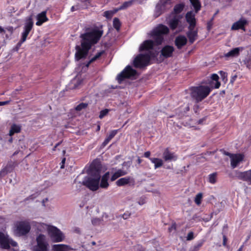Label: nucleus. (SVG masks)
Masks as SVG:
<instances>
[{"label":"nucleus","mask_w":251,"mask_h":251,"mask_svg":"<svg viewBox=\"0 0 251 251\" xmlns=\"http://www.w3.org/2000/svg\"><path fill=\"white\" fill-rule=\"evenodd\" d=\"M102 34L103 31L97 28L93 29L90 31L81 34V37L82 40L81 45H77L75 47V59L79 60L86 58L91 46L99 41Z\"/></svg>","instance_id":"nucleus-1"},{"label":"nucleus","mask_w":251,"mask_h":251,"mask_svg":"<svg viewBox=\"0 0 251 251\" xmlns=\"http://www.w3.org/2000/svg\"><path fill=\"white\" fill-rule=\"evenodd\" d=\"M154 45V42L151 40L145 41L139 47V51L146 50V53H140L134 59V66L136 68H142L149 65L151 54V50Z\"/></svg>","instance_id":"nucleus-2"},{"label":"nucleus","mask_w":251,"mask_h":251,"mask_svg":"<svg viewBox=\"0 0 251 251\" xmlns=\"http://www.w3.org/2000/svg\"><path fill=\"white\" fill-rule=\"evenodd\" d=\"M210 88L208 86L200 85L191 87L188 90L192 99L195 102L198 103L206 98L211 92Z\"/></svg>","instance_id":"nucleus-3"},{"label":"nucleus","mask_w":251,"mask_h":251,"mask_svg":"<svg viewBox=\"0 0 251 251\" xmlns=\"http://www.w3.org/2000/svg\"><path fill=\"white\" fill-rule=\"evenodd\" d=\"M169 28L166 25L159 24L149 34L154 40L156 45H160L164 41V35L168 34Z\"/></svg>","instance_id":"nucleus-4"},{"label":"nucleus","mask_w":251,"mask_h":251,"mask_svg":"<svg viewBox=\"0 0 251 251\" xmlns=\"http://www.w3.org/2000/svg\"><path fill=\"white\" fill-rule=\"evenodd\" d=\"M31 229V224L28 220L17 221L14 224L13 231L18 236H24L28 233Z\"/></svg>","instance_id":"nucleus-5"},{"label":"nucleus","mask_w":251,"mask_h":251,"mask_svg":"<svg viewBox=\"0 0 251 251\" xmlns=\"http://www.w3.org/2000/svg\"><path fill=\"white\" fill-rule=\"evenodd\" d=\"M48 234L53 242H61L64 240L65 236L59 228L51 226Z\"/></svg>","instance_id":"nucleus-6"},{"label":"nucleus","mask_w":251,"mask_h":251,"mask_svg":"<svg viewBox=\"0 0 251 251\" xmlns=\"http://www.w3.org/2000/svg\"><path fill=\"white\" fill-rule=\"evenodd\" d=\"M100 176H93L86 178L83 181L82 184L92 191H96L100 188L99 182Z\"/></svg>","instance_id":"nucleus-7"},{"label":"nucleus","mask_w":251,"mask_h":251,"mask_svg":"<svg viewBox=\"0 0 251 251\" xmlns=\"http://www.w3.org/2000/svg\"><path fill=\"white\" fill-rule=\"evenodd\" d=\"M33 24L32 16L26 18L24 24L23 31L21 34L20 44L23 43L26 40L28 35L33 27Z\"/></svg>","instance_id":"nucleus-8"},{"label":"nucleus","mask_w":251,"mask_h":251,"mask_svg":"<svg viewBox=\"0 0 251 251\" xmlns=\"http://www.w3.org/2000/svg\"><path fill=\"white\" fill-rule=\"evenodd\" d=\"M10 245L12 247H17V243L13 241L9 237L0 232V246L4 249H8L10 248Z\"/></svg>","instance_id":"nucleus-9"},{"label":"nucleus","mask_w":251,"mask_h":251,"mask_svg":"<svg viewBox=\"0 0 251 251\" xmlns=\"http://www.w3.org/2000/svg\"><path fill=\"white\" fill-rule=\"evenodd\" d=\"M136 71L133 69L130 66H128L117 76V79L121 83L126 78H129L134 76L136 75Z\"/></svg>","instance_id":"nucleus-10"},{"label":"nucleus","mask_w":251,"mask_h":251,"mask_svg":"<svg viewBox=\"0 0 251 251\" xmlns=\"http://www.w3.org/2000/svg\"><path fill=\"white\" fill-rule=\"evenodd\" d=\"M167 24L172 30L178 28V30L176 31L177 32L182 31L184 28V26L181 25L179 18L176 16L170 19L168 22Z\"/></svg>","instance_id":"nucleus-11"},{"label":"nucleus","mask_w":251,"mask_h":251,"mask_svg":"<svg viewBox=\"0 0 251 251\" xmlns=\"http://www.w3.org/2000/svg\"><path fill=\"white\" fill-rule=\"evenodd\" d=\"M248 24V20L244 18H241L238 21L234 23L231 26V29L232 30H239L242 29L245 31V26Z\"/></svg>","instance_id":"nucleus-12"},{"label":"nucleus","mask_w":251,"mask_h":251,"mask_svg":"<svg viewBox=\"0 0 251 251\" xmlns=\"http://www.w3.org/2000/svg\"><path fill=\"white\" fill-rule=\"evenodd\" d=\"M238 179L242 180L251 185V169L245 172H238L236 173Z\"/></svg>","instance_id":"nucleus-13"},{"label":"nucleus","mask_w":251,"mask_h":251,"mask_svg":"<svg viewBox=\"0 0 251 251\" xmlns=\"http://www.w3.org/2000/svg\"><path fill=\"white\" fill-rule=\"evenodd\" d=\"M101 166L98 161H94L90 166L91 174L93 176H100Z\"/></svg>","instance_id":"nucleus-14"},{"label":"nucleus","mask_w":251,"mask_h":251,"mask_svg":"<svg viewBox=\"0 0 251 251\" xmlns=\"http://www.w3.org/2000/svg\"><path fill=\"white\" fill-rule=\"evenodd\" d=\"M187 38L184 35H179L175 40V44L178 49H181L187 43Z\"/></svg>","instance_id":"nucleus-15"},{"label":"nucleus","mask_w":251,"mask_h":251,"mask_svg":"<svg viewBox=\"0 0 251 251\" xmlns=\"http://www.w3.org/2000/svg\"><path fill=\"white\" fill-rule=\"evenodd\" d=\"M134 179L131 176L121 178L116 182V185L118 186H124L126 184L134 185Z\"/></svg>","instance_id":"nucleus-16"},{"label":"nucleus","mask_w":251,"mask_h":251,"mask_svg":"<svg viewBox=\"0 0 251 251\" xmlns=\"http://www.w3.org/2000/svg\"><path fill=\"white\" fill-rule=\"evenodd\" d=\"M31 225L35 226V227L40 232H45L46 231L48 232L49 229L51 227V225H47L43 223H38L35 221H33Z\"/></svg>","instance_id":"nucleus-17"},{"label":"nucleus","mask_w":251,"mask_h":251,"mask_svg":"<svg viewBox=\"0 0 251 251\" xmlns=\"http://www.w3.org/2000/svg\"><path fill=\"white\" fill-rule=\"evenodd\" d=\"M174 48L172 46L167 45L164 47L161 50V56L164 58H168L172 56Z\"/></svg>","instance_id":"nucleus-18"},{"label":"nucleus","mask_w":251,"mask_h":251,"mask_svg":"<svg viewBox=\"0 0 251 251\" xmlns=\"http://www.w3.org/2000/svg\"><path fill=\"white\" fill-rule=\"evenodd\" d=\"M187 22L189 24L188 28L195 27L196 25L195 15L192 11L187 12L185 16Z\"/></svg>","instance_id":"nucleus-19"},{"label":"nucleus","mask_w":251,"mask_h":251,"mask_svg":"<svg viewBox=\"0 0 251 251\" xmlns=\"http://www.w3.org/2000/svg\"><path fill=\"white\" fill-rule=\"evenodd\" d=\"M163 157L166 161H175L177 159V156L175 153L170 151L168 149H166L164 151Z\"/></svg>","instance_id":"nucleus-20"},{"label":"nucleus","mask_w":251,"mask_h":251,"mask_svg":"<svg viewBox=\"0 0 251 251\" xmlns=\"http://www.w3.org/2000/svg\"><path fill=\"white\" fill-rule=\"evenodd\" d=\"M244 158V156L241 154H232L231 157V166L232 168H235L238 164L241 162Z\"/></svg>","instance_id":"nucleus-21"},{"label":"nucleus","mask_w":251,"mask_h":251,"mask_svg":"<svg viewBox=\"0 0 251 251\" xmlns=\"http://www.w3.org/2000/svg\"><path fill=\"white\" fill-rule=\"evenodd\" d=\"M109 178V172H106L101 177L100 181L99 182V186L100 188L103 189H107L109 186V183L108 182V179Z\"/></svg>","instance_id":"nucleus-22"},{"label":"nucleus","mask_w":251,"mask_h":251,"mask_svg":"<svg viewBox=\"0 0 251 251\" xmlns=\"http://www.w3.org/2000/svg\"><path fill=\"white\" fill-rule=\"evenodd\" d=\"M114 171L115 172L113 173V174L111 177V180L112 181H113L118 177L125 176L127 174V171L122 169H118L116 170L115 169L112 168V172H113Z\"/></svg>","instance_id":"nucleus-23"},{"label":"nucleus","mask_w":251,"mask_h":251,"mask_svg":"<svg viewBox=\"0 0 251 251\" xmlns=\"http://www.w3.org/2000/svg\"><path fill=\"white\" fill-rule=\"evenodd\" d=\"M46 13V11H43L37 15V21L36 23L37 25L41 26L44 23L48 21Z\"/></svg>","instance_id":"nucleus-24"},{"label":"nucleus","mask_w":251,"mask_h":251,"mask_svg":"<svg viewBox=\"0 0 251 251\" xmlns=\"http://www.w3.org/2000/svg\"><path fill=\"white\" fill-rule=\"evenodd\" d=\"M243 49L244 48L243 47L234 48L226 53L225 54V56L226 57H234L238 56L240 52L242 51Z\"/></svg>","instance_id":"nucleus-25"},{"label":"nucleus","mask_w":251,"mask_h":251,"mask_svg":"<svg viewBox=\"0 0 251 251\" xmlns=\"http://www.w3.org/2000/svg\"><path fill=\"white\" fill-rule=\"evenodd\" d=\"M187 36L189 38V42L192 44L196 40L198 36V32L194 30V27L189 28V31L187 33Z\"/></svg>","instance_id":"nucleus-26"},{"label":"nucleus","mask_w":251,"mask_h":251,"mask_svg":"<svg viewBox=\"0 0 251 251\" xmlns=\"http://www.w3.org/2000/svg\"><path fill=\"white\" fill-rule=\"evenodd\" d=\"M53 251H70L71 247L65 244H55L52 246Z\"/></svg>","instance_id":"nucleus-27"},{"label":"nucleus","mask_w":251,"mask_h":251,"mask_svg":"<svg viewBox=\"0 0 251 251\" xmlns=\"http://www.w3.org/2000/svg\"><path fill=\"white\" fill-rule=\"evenodd\" d=\"M150 160L151 163L154 164V169L161 167L163 164V160L158 158H150Z\"/></svg>","instance_id":"nucleus-28"},{"label":"nucleus","mask_w":251,"mask_h":251,"mask_svg":"<svg viewBox=\"0 0 251 251\" xmlns=\"http://www.w3.org/2000/svg\"><path fill=\"white\" fill-rule=\"evenodd\" d=\"M117 133V130H112L109 135L106 138V139L104 140V142L102 144V147L105 146L109 142V141L115 136V135Z\"/></svg>","instance_id":"nucleus-29"},{"label":"nucleus","mask_w":251,"mask_h":251,"mask_svg":"<svg viewBox=\"0 0 251 251\" xmlns=\"http://www.w3.org/2000/svg\"><path fill=\"white\" fill-rule=\"evenodd\" d=\"M21 127L20 126L13 124L11 126L10 130L9 131V135L12 136L15 133H19L21 131Z\"/></svg>","instance_id":"nucleus-30"},{"label":"nucleus","mask_w":251,"mask_h":251,"mask_svg":"<svg viewBox=\"0 0 251 251\" xmlns=\"http://www.w3.org/2000/svg\"><path fill=\"white\" fill-rule=\"evenodd\" d=\"M173 0H160L159 3L163 6V9H167L172 7Z\"/></svg>","instance_id":"nucleus-31"},{"label":"nucleus","mask_w":251,"mask_h":251,"mask_svg":"<svg viewBox=\"0 0 251 251\" xmlns=\"http://www.w3.org/2000/svg\"><path fill=\"white\" fill-rule=\"evenodd\" d=\"M166 9H163V6L159 3H158L155 9L154 16L155 17L159 16Z\"/></svg>","instance_id":"nucleus-32"},{"label":"nucleus","mask_w":251,"mask_h":251,"mask_svg":"<svg viewBox=\"0 0 251 251\" xmlns=\"http://www.w3.org/2000/svg\"><path fill=\"white\" fill-rule=\"evenodd\" d=\"M191 2V4L194 7L195 10V13H197L201 7V5L199 0H189Z\"/></svg>","instance_id":"nucleus-33"},{"label":"nucleus","mask_w":251,"mask_h":251,"mask_svg":"<svg viewBox=\"0 0 251 251\" xmlns=\"http://www.w3.org/2000/svg\"><path fill=\"white\" fill-rule=\"evenodd\" d=\"M104 53V51H101L100 52H98L94 57L91 58L89 62L86 64V67H88L90 63L96 61L98 59H99Z\"/></svg>","instance_id":"nucleus-34"},{"label":"nucleus","mask_w":251,"mask_h":251,"mask_svg":"<svg viewBox=\"0 0 251 251\" xmlns=\"http://www.w3.org/2000/svg\"><path fill=\"white\" fill-rule=\"evenodd\" d=\"M104 53V51H101L100 52H98L94 57L91 58L89 62L86 64V67H88L90 63L96 61L98 59H99Z\"/></svg>","instance_id":"nucleus-35"},{"label":"nucleus","mask_w":251,"mask_h":251,"mask_svg":"<svg viewBox=\"0 0 251 251\" xmlns=\"http://www.w3.org/2000/svg\"><path fill=\"white\" fill-rule=\"evenodd\" d=\"M104 53V51H101L100 52H98L94 57L91 58L89 62L86 64V67H88L90 63L96 61L98 59H99Z\"/></svg>","instance_id":"nucleus-36"},{"label":"nucleus","mask_w":251,"mask_h":251,"mask_svg":"<svg viewBox=\"0 0 251 251\" xmlns=\"http://www.w3.org/2000/svg\"><path fill=\"white\" fill-rule=\"evenodd\" d=\"M81 81L79 80L78 77H76L73 79L71 82V85H74L73 86L70 87L72 89L76 88L79 85L81 84Z\"/></svg>","instance_id":"nucleus-37"},{"label":"nucleus","mask_w":251,"mask_h":251,"mask_svg":"<svg viewBox=\"0 0 251 251\" xmlns=\"http://www.w3.org/2000/svg\"><path fill=\"white\" fill-rule=\"evenodd\" d=\"M211 78L213 81H215L214 88L216 89L219 88L221 85L220 83L218 81L219 76L217 74H214L212 75Z\"/></svg>","instance_id":"nucleus-38"},{"label":"nucleus","mask_w":251,"mask_h":251,"mask_svg":"<svg viewBox=\"0 0 251 251\" xmlns=\"http://www.w3.org/2000/svg\"><path fill=\"white\" fill-rule=\"evenodd\" d=\"M118 10L115 9L114 10L106 11L104 12L103 16L107 19H111L113 15L116 13Z\"/></svg>","instance_id":"nucleus-39"},{"label":"nucleus","mask_w":251,"mask_h":251,"mask_svg":"<svg viewBox=\"0 0 251 251\" xmlns=\"http://www.w3.org/2000/svg\"><path fill=\"white\" fill-rule=\"evenodd\" d=\"M184 6V5L182 3L176 5L174 7V12L176 14L180 13L183 10Z\"/></svg>","instance_id":"nucleus-40"},{"label":"nucleus","mask_w":251,"mask_h":251,"mask_svg":"<svg viewBox=\"0 0 251 251\" xmlns=\"http://www.w3.org/2000/svg\"><path fill=\"white\" fill-rule=\"evenodd\" d=\"M217 174L216 173H212L209 175V182L211 184H214L216 182Z\"/></svg>","instance_id":"nucleus-41"},{"label":"nucleus","mask_w":251,"mask_h":251,"mask_svg":"<svg viewBox=\"0 0 251 251\" xmlns=\"http://www.w3.org/2000/svg\"><path fill=\"white\" fill-rule=\"evenodd\" d=\"M102 220L100 218H94L91 220L93 225L95 226H99L102 224Z\"/></svg>","instance_id":"nucleus-42"},{"label":"nucleus","mask_w":251,"mask_h":251,"mask_svg":"<svg viewBox=\"0 0 251 251\" xmlns=\"http://www.w3.org/2000/svg\"><path fill=\"white\" fill-rule=\"evenodd\" d=\"M113 26L117 30H119L120 28L121 23L119 20L117 18H115L113 21Z\"/></svg>","instance_id":"nucleus-43"},{"label":"nucleus","mask_w":251,"mask_h":251,"mask_svg":"<svg viewBox=\"0 0 251 251\" xmlns=\"http://www.w3.org/2000/svg\"><path fill=\"white\" fill-rule=\"evenodd\" d=\"M132 3V1H131V0L126 1L117 9L118 10H119L126 9L127 7L131 6Z\"/></svg>","instance_id":"nucleus-44"},{"label":"nucleus","mask_w":251,"mask_h":251,"mask_svg":"<svg viewBox=\"0 0 251 251\" xmlns=\"http://www.w3.org/2000/svg\"><path fill=\"white\" fill-rule=\"evenodd\" d=\"M88 106V104L86 103H81L77 105L75 109L76 111H80L83 109L86 108Z\"/></svg>","instance_id":"nucleus-45"},{"label":"nucleus","mask_w":251,"mask_h":251,"mask_svg":"<svg viewBox=\"0 0 251 251\" xmlns=\"http://www.w3.org/2000/svg\"><path fill=\"white\" fill-rule=\"evenodd\" d=\"M202 197V195L201 193H199L196 195L195 198V202L197 205H199L201 203Z\"/></svg>","instance_id":"nucleus-46"},{"label":"nucleus","mask_w":251,"mask_h":251,"mask_svg":"<svg viewBox=\"0 0 251 251\" xmlns=\"http://www.w3.org/2000/svg\"><path fill=\"white\" fill-rule=\"evenodd\" d=\"M203 242L201 241L196 244L190 251H198L200 248L202 246Z\"/></svg>","instance_id":"nucleus-47"},{"label":"nucleus","mask_w":251,"mask_h":251,"mask_svg":"<svg viewBox=\"0 0 251 251\" xmlns=\"http://www.w3.org/2000/svg\"><path fill=\"white\" fill-rule=\"evenodd\" d=\"M109 112V110L108 109H105L104 110H101L100 112L99 115V118L100 119H102L105 116H106Z\"/></svg>","instance_id":"nucleus-48"},{"label":"nucleus","mask_w":251,"mask_h":251,"mask_svg":"<svg viewBox=\"0 0 251 251\" xmlns=\"http://www.w3.org/2000/svg\"><path fill=\"white\" fill-rule=\"evenodd\" d=\"M244 64L249 69H251V59L249 58L246 59L244 61Z\"/></svg>","instance_id":"nucleus-49"},{"label":"nucleus","mask_w":251,"mask_h":251,"mask_svg":"<svg viewBox=\"0 0 251 251\" xmlns=\"http://www.w3.org/2000/svg\"><path fill=\"white\" fill-rule=\"evenodd\" d=\"M220 75H221V77L222 78L223 81H226L227 80V74L223 71H220Z\"/></svg>","instance_id":"nucleus-50"},{"label":"nucleus","mask_w":251,"mask_h":251,"mask_svg":"<svg viewBox=\"0 0 251 251\" xmlns=\"http://www.w3.org/2000/svg\"><path fill=\"white\" fill-rule=\"evenodd\" d=\"M194 238V233L193 232H189L187 236V240H192Z\"/></svg>","instance_id":"nucleus-51"},{"label":"nucleus","mask_w":251,"mask_h":251,"mask_svg":"<svg viewBox=\"0 0 251 251\" xmlns=\"http://www.w3.org/2000/svg\"><path fill=\"white\" fill-rule=\"evenodd\" d=\"M8 173L7 168H5L0 172V176H3Z\"/></svg>","instance_id":"nucleus-52"},{"label":"nucleus","mask_w":251,"mask_h":251,"mask_svg":"<svg viewBox=\"0 0 251 251\" xmlns=\"http://www.w3.org/2000/svg\"><path fill=\"white\" fill-rule=\"evenodd\" d=\"M237 77V75H232L231 77V78H230V83H233L234 82L236 79Z\"/></svg>","instance_id":"nucleus-53"},{"label":"nucleus","mask_w":251,"mask_h":251,"mask_svg":"<svg viewBox=\"0 0 251 251\" xmlns=\"http://www.w3.org/2000/svg\"><path fill=\"white\" fill-rule=\"evenodd\" d=\"M109 216L106 213H103L102 215L101 219L102 220V221L104 220L107 219L108 218Z\"/></svg>","instance_id":"nucleus-54"},{"label":"nucleus","mask_w":251,"mask_h":251,"mask_svg":"<svg viewBox=\"0 0 251 251\" xmlns=\"http://www.w3.org/2000/svg\"><path fill=\"white\" fill-rule=\"evenodd\" d=\"M221 151L223 153H224V154L227 155V156H228L230 157V158H231V156L233 154H231L229 152H226V151H225L223 150H221Z\"/></svg>","instance_id":"nucleus-55"},{"label":"nucleus","mask_w":251,"mask_h":251,"mask_svg":"<svg viewBox=\"0 0 251 251\" xmlns=\"http://www.w3.org/2000/svg\"><path fill=\"white\" fill-rule=\"evenodd\" d=\"M151 155V152L149 151H146L144 153V156L146 158H149L150 159V156Z\"/></svg>","instance_id":"nucleus-56"},{"label":"nucleus","mask_w":251,"mask_h":251,"mask_svg":"<svg viewBox=\"0 0 251 251\" xmlns=\"http://www.w3.org/2000/svg\"><path fill=\"white\" fill-rule=\"evenodd\" d=\"M65 161H66V158H64L62 160V161H61V166H60V168L61 169H63L64 168V164L65 163Z\"/></svg>","instance_id":"nucleus-57"},{"label":"nucleus","mask_w":251,"mask_h":251,"mask_svg":"<svg viewBox=\"0 0 251 251\" xmlns=\"http://www.w3.org/2000/svg\"><path fill=\"white\" fill-rule=\"evenodd\" d=\"M9 102V101H0V106L4 105L6 104H8Z\"/></svg>","instance_id":"nucleus-58"},{"label":"nucleus","mask_w":251,"mask_h":251,"mask_svg":"<svg viewBox=\"0 0 251 251\" xmlns=\"http://www.w3.org/2000/svg\"><path fill=\"white\" fill-rule=\"evenodd\" d=\"M176 229V225L175 224H173L172 225V226L169 228V230L171 232L172 231V230L173 229Z\"/></svg>","instance_id":"nucleus-59"},{"label":"nucleus","mask_w":251,"mask_h":251,"mask_svg":"<svg viewBox=\"0 0 251 251\" xmlns=\"http://www.w3.org/2000/svg\"><path fill=\"white\" fill-rule=\"evenodd\" d=\"M226 238L225 235H224L223 236V244L224 246H226Z\"/></svg>","instance_id":"nucleus-60"},{"label":"nucleus","mask_w":251,"mask_h":251,"mask_svg":"<svg viewBox=\"0 0 251 251\" xmlns=\"http://www.w3.org/2000/svg\"><path fill=\"white\" fill-rule=\"evenodd\" d=\"M78 8L77 7H75V6H73L72 7H71V11L73 12V11H75V10H77Z\"/></svg>","instance_id":"nucleus-61"},{"label":"nucleus","mask_w":251,"mask_h":251,"mask_svg":"<svg viewBox=\"0 0 251 251\" xmlns=\"http://www.w3.org/2000/svg\"><path fill=\"white\" fill-rule=\"evenodd\" d=\"M145 201L144 200H140L139 201H138V203L140 204V205H143L144 203H145Z\"/></svg>","instance_id":"nucleus-62"},{"label":"nucleus","mask_w":251,"mask_h":251,"mask_svg":"<svg viewBox=\"0 0 251 251\" xmlns=\"http://www.w3.org/2000/svg\"><path fill=\"white\" fill-rule=\"evenodd\" d=\"M212 218V215L210 216V217L209 218H206L205 219H203V220L205 221V222H208L209 221V220H210Z\"/></svg>","instance_id":"nucleus-63"},{"label":"nucleus","mask_w":251,"mask_h":251,"mask_svg":"<svg viewBox=\"0 0 251 251\" xmlns=\"http://www.w3.org/2000/svg\"><path fill=\"white\" fill-rule=\"evenodd\" d=\"M75 232H76V233H80V229H79V228H78V227H76V228H75Z\"/></svg>","instance_id":"nucleus-64"}]
</instances>
